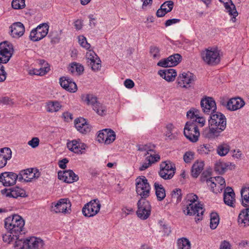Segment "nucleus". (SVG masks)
Masks as SVG:
<instances>
[{
  "instance_id": "nucleus-1",
  "label": "nucleus",
  "mask_w": 249,
  "mask_h": 249,
  "mask_svg": "<svg viewBox=\"0 0 249 249\" xmlns=\"http://www.w3.org/2000/svg\"><path fill=\"white\" fill-rule=\"evenodd\" d=\"M209 128H206L203 131L204 137L214 139L218 136L226 127L227 122L225 116L220 112H216L210 115Z\"/></svg>"
},
{
  "instance_id": "nucleus-2",
  "label": "nucleus",
  "mask_w": 249,
  "mask_h": 249,
  "mask_svg": "<svg viewBox=\"0 0 249 249\" xmlns=\"http://www.w3.org/2000/svg\"><path fill=\"white\" fill-rule=\"evenodd\" d=\"M25 222L24 219L19 215L14 214L10 216L4 220L5 228L8 231H11V233L16 237L19 236L20 234L24 233V226Z\"/></svg>"
},
{
  "instance_id": "nucleus-3",
  "label": "nucleus",
  "mask_w": 249,
  "mask_h": 249,
  "mask_svg": "<svg viewBox=\"0 0 249 249\" xmlns=\"http://www.w3.org/2000/svg\"><path fill=\"white\" fill-rule=\"evenodd\" d=\"M13 49L12 45L7 41L0 43V82L5 80L7 73L2 63H7L12 55Z\"/></svg>"
},
{
  "instance_id": "nucleus-4",
  "label": "nucleus",
  "mask_w": 249,
  "mask_h": 249,
  "mask_svg": "<svg viewBox=\"0 0 249 249\" xmlns=\"http://www.w3.org/2000/svg\"><path fill=\"white\" fill-rule=\"evenodd\" d=\"M198 197L193 193L188 194V201L191 202L188 206V214L196 215L195 219L196 222L201 220L204 212V209L200 203L193 204L197 201Z\"/></svg>"
},
{
  "instance_id": "nucleus-5",
  "label": "nucleus",
  "mask_w": 249,
  "mask_h": 249,
  "mask_svg": "<svg viewBox=\"0 0 249 249\" xmlns=\"http://www.w3.org/2000/svg\"><path fill=\"white\" fill-rule=\"evenodd\" d=\"M220 52L217 48L209 47L201 53L202 60L209 66L217 65L221 60Z\"/></svg>"
},
{
  "instance_id": "nucleus-6",
  "label": "nucleus",
  "mask_w": 249,
  "mask_h": 249,
  "mask_svg": "<svg viewBox=\"0 0 249 249\" xmlns=\"http://www.w3.org/2000/svg\"><path fill=\"white\" fill-rule=\"evenodd\" d=\"M151 187L147 179L144 176L136 179V191L141 199H146L149 196Z\"/></svg>"
},
{
  "instance_id": "nucleus-7",
  "label": "nucleus",
  "mask_w": 249,
  "mask_h": 249,
  "mask_svg": "<svg viewBox=\"0 0 249 249\" xmlns=\"http://www.w3.org/2000/svg\"><path fill=\"white\" fill-rule=\"evenodd\" d=\"M101 207V203L98 199L91 200L84 206L82 213L86 217H93L99 213Z\"/></svg>"
},
{
  "instance_id": "nucleus-8",
  "label": "nucleus",
  "mask_w": 249,
  "mask_h": 249,
  "mask_svg": "<svg viewBox=\"0 0 249 249\" xmlns=\"http://www.w3.org/2000/svg\"><path fill=\"white\" fill-rule=\"evenodd\" d=\"M137 214L142 220L147 219L151 214V206L146 199H140L137 202Z\"/></svg>"
},
{
  "instance_id": "nucleus-9",
  "label": "nucleus",
  "mask_w": 249,
  "mask_h": 249,
  "mask_svg": "<svg viewBox=\"0 0 249 249\" xmlns=\"http://www.w3.org/2000/svg\"><path fill=\"white\" fill-rule=\"evenodd\" d=\"M49 26L47 23L39 24L33 29L30 34V39L34 41H38L45 37L48 33Z\"/></svg>"
},
{
  "instance_id": "nucleus-10",
  "label": "nucleus",
  "mask_w": 249,
  "mask_h": 249,
  "mask_svg": "<svg viewBox=\"0 0 249 249\" xmlns=\"http://www.w3.org/2000/svg\"><path fill=\"white\" fill-rule=\"evenodd\" d=\"M159 172L160 176L164 179H169L174 176L176 171L175 164L169 160L162 162L160 165Z\"/></svg>"
},
{
  "instance_id": "nucleus-11",
  "label": "nucleus",
  "mask_w": 249,
  "mask_h": 249,
  "mask_svg": "<svg viewBox=\"0 0 249 249\" xmlns=\"http://www.w3.org/2000/svg\"><path fill=\"white\" fill-rule=\"evenodd\" d=\"M71 203L68 198L60 199L57 202L52 203L51 211L55 213H67L71 210Z\"/></svg>"
},
{
  "instance_id": "nucleus-12",
  "label": "nucleus",
  "mask_w": 249,
  "mask_h": 249,
  "mask_svg": "<svg viewBox=\"0 0 249 249\" xmlns=\"http://www.w3.org/2000/svg\"><path fill=\"white\" fill-rule=\"evenodd\" d=\"M200 106L206 114H212L216 110V103L212 97H205L201 100Z\"/></svg>"
},
{
  "instance_id": "nucleus-13",
  "label": "nucleus",
  "mask_w": 249,
  "mask_h": 249,
  "mask_svg": "<svg viewBox=\"0 0 249 249\" xmlns=\"http://www.w3.org/2000/svg\"><path fill=\"white\" fill-rule=\"evenodd\" d=\"M116 138L115 132L110 129H104L99 132L97 141L99 142H104L105 144H110L113 142Z\"/></svg>"
},
{
  "instance_id": "nucleus-14",
  "label": "nucleus",
  "mask_w": 249,
  "mask_h": 249,
  "mask_svg": "<svg viewBox=\"0 0 249 249\" xmlns=\"http://www.w3.org/2000/svg\"><path fill=\"white\" fill-rule=\"evenodd\" d=\"M40 176L38 170L36 168L27 169L19 174V180H24L25 182H30L33 179H37Z\"/></svg>"
},
{
  "instance_id": "nucleus-15",
  "label": "nucleus",
  "mask_w": 249,
  "mask_h": 249,
  "mask_svg": "<svg viewBox=\"0 0 249 249\" xmlns=\"http://www.w3.org/2000/svg\"><path fill=\"white\" fill-rule=\"evenodd\" d=\"M181 56L178 53L170 55L167 58L160 60L157 65L164 68L172 67L177 66L181 60Z\"/></svg>"
},
{
  "instance_id": "nucleus-16",
  "label": "nucleus",
  "mask_w": 249,
  "mask_h": 249,
  "mask_svg": "<svg viewBox=\"0 0 249 249\" xmlns=\"http://www.w3.org/2000/svg\"><path fill=\"white\" fill-rule=\"evenodd\" d=\"M19 179V175L13 172H3L0 174V182L4 186H10L16 184L17 180Z\"/></svg>"
},
{
  "instance_id": "nucleus-17",
  "label": "nucleus",
  "mask_w": 249,
  "mask_h": 249,
  "mask_svg": "<svg viewBox=\"0 0 249 249\" xmlns=\"http://www.w3.org/2000/svg\"><path fill=\"white\" fill-rule=\"evenodd\" d=\"M58 178L65 182L71 183L78 180V176L75 174L72 170L59 171L58 172Z\"/></svg>"
},
{
  "instance_id": "nucleus-18",
  "label": "nucleus",
  "mask_w": 249,
  "mask_h": 249,
  "mask_svg": "<svg viewBox=\"0 0 249 249\" xmlns=\"http://www.w3.org/2000/svg\"><path fill=\"white\" fill-rule=\"evenodd\" d=\"M24 32V26L20 22H15L9 27V34L13 38H18Z\"/></svg>"
},
{
  "instance_id": "nucleus-19",
  "label": "nucleus",
  "mask_w": 249,
  "mask_h": 249,
  "mask_svg": "<svg viewBox=\"0 0 249 249\" xmlns=\"http://www.w3.org/2000/svg\"><path fill=\"white\" fill-rule=\"evenodd\" d=\"M1 193L7 197L17 198L19 196L24 197L25 191L18 187H15L9 189H4L1 190Z\"/></svg>"
},
{
  "instance_id": "nucleus-20",
  "label": "nucleus",
  "mask_w": 249,
  "mask_h": 249,
  "mask_svg": "<svg viewBox=\"0 0 249 249\" xmlns=\"http://www.w3.org/2000/svg\"><path fill=\"white\" fill-rule=\"evenodd\" d=\"M200 132L198 126L196 124H189L188 121V140L192 142H196L198 141Z\"/></svg>"
},
{
  "instance_id": "nucleus-21",
  "label": "nucleus",
  "mask_w": 249,
  "mask_h": 249,
  "mask_svg": "<svg viewBox=\"0 0 249 249\" xmlns=\"http://www.w3.org/2000/svg\"><path fill=\"white\" fill-rule=\"evenodd\" d=\"M221 2L223 3L226 12L231 17V20L233 22L236 21V17L238 15L235 5L231 0H219Z\"/></svg>"
},
{
  "instance_id": "nucleus-22",
  "label": "nucleus",
  "mask_w": 249,
  "mask_h": 249,
  "mask_svg": "<svg viewBox=\"0 0 249 249\" xmlns=\"http://www.w3.org/2000/svg\"><path fill=\"white\" fill-rule=\"evenodd\" d=\"M61 86L70 92H75L77 90V85L75 82L68 77H62L59 79Z\"/></svg>"
},
{
  "instance_id": "nucleus-23",
  "label": "nucleus",
  "mask_w": 249,
  "mask_h": 249,
  "mask_svg": "<svg viewBox=\"0 0 249 249\" xmlns=\"http://www.w3.org/2000/svg\"><path fill=\"white\" fill-rule=\"evenodd\" d=\"M223 199L224 203L231 207L235 206V195L233 190L230 187L226 188L223 195Z\"/></svg>"
},
{
  "instance_id": "nucleus-24",
  "label": "nucleus",
  "mask_w": 249,
  "mask_h": 249,
  "mask_svg": "<svg viewBox=\"0 0 249 249\" xmlns=\"http://www.w3.org/2000/svg\"><path fill=\"white\" fill-rule=\"evenodd\" d=\"M245 104V102L242 99L238 97L229 100L226 104V107L229 110L234 111L242 108Z\"/></svg>"
},
{
  "instance_id": "nucleus-25",
  "label": "nucleus",
  "mask_w": 249,
  "mask_h": 249,
  "mask_svg": "<svg viewBox=\"0 0 249 249\" xmlns=\"http://www.w3.org/2000/svg\"><path fill=\"white\" fill-rule=\"evenodd\" d=\"M26 249H38L41 248L44 243L42 240L35 237H31L26 239Z\"/></svg>"
},
{
  "instance_id": "nucleus-26",
  "label": "nucleus",
  "mask_w": 249,
  "mask_h": 249,
  "mask_svg": "<svg viewBox=\"0 0 249 249\" xmlns=\"http://www.w3.org/2000/svg\"><path fill=\"white\" fill-rule=\"evenodd\" d=\"M174 6V2L172 0H168L164 2L160 6L156 13V15L158 17H163L167 13L171 12Z\"/></svg>"
},
{
  "instance_id": "nucleus-27",
  "label": "nucleus",
  "mask_w": 249,
  "mask_h": 249,
  "mask_svg": "<svg viewBox=\"0 0 249 249\" xmlns=\"http://www.w3.org/2000/svg\"><path fill=\"white\" fill-rule=\"evenodd\" d=\"M12 157V151L9 148L5 147L0 149V168L4 167L7 160Z\"/></svg>"
},
{
  "instance_id": "nucleus-28",
  "label": "nucleus",
  "mask_w": 249,
  "mask_h": 249,
  "mask_svg": "<svg viewBox=\"0 0 249 249\" xmlns=\"http://www.w3.org/2000/svg\"><path fill=\"white\" fill-rule=\"evenodd\" d=\"M158 74L167 82H172L174 81L177 75L175 70L173 69L160 70L158 71Z\"/></svg>"
},
{
  "instance_id": "nucleus-29",
  "label": "nucleus",
  "mask_w": 249,
  "mask_h": 249,
  "mask_svg": "<svg viewBox=\"0 0 249 249\" xmlns=\"http://www.w3.org/2000/svg\"><path fill=\"white\" fill-rule=\"evenodd\" d=\"M87 63H93L94 59L96 58L95 62L97 63L93 68V71H99L101 67V61L98 56L92 51L89 50L86 53Z\"/></svg>"
},
{
  "instance_id": "nucleus-30",
  "label": "nucleus",
  "mask_w": 249,
  "mask_h": 249,
  "mask_svg": "<svg viewBox=\"0 0 249 249\" xmlns=\"http://www.w3.org/2000/svg\"><path fill=\"white\" fill-rule=\"evenodd\" d=\"M238 222L240 226L246 227L249 225V205L239 213Z\"/></svg>"
},
{
  "instance_id": "nucleus-31",
  "label": "nucleus",
  "mask_w": 249,
  "mask_h": 249,
  "mask_svg": "<svg viewBox=\"0 0 249 249\" xmlns=\"http://www.w3.org/2000/svg\"><path fill=\"white\" fill-rule=\"evenodd\" d=\"M155 194L158 201L163 200L166 196L165 190L161 184L156 182L154 184Z\"/></svg>"
},
{
  "instance_id": "nucleus-32",
  "label": "nucleus",
  "mask_w": 249,
  "mask_h": 249,
  "mask_svg": "<svg viewBox=\"0 0 249 249\" xmlns=\"http://www.w3.org/2000/svg\"><path fill=\"white\" fill-rule=\"evenodd\" d=\"M62 106L57 101H49L46 103V110L50 113L58 112L61 108Z\"/></svg>"
},
{
  "instance_id": "nucleus-33",
  "label": "nucleus",
  "mask_w": 249,
  "mask_h": 249,
  "mask_svg": "<svg viewBox=\"0 0 249 249\" xmlns=\"http://www.w3.org/2000/svg\"><path fill=\"white\" fill-rule=\"evenodd\" d=\"M196 76L192 73H189L188 72V93H190L193 90H194L195 93L196 92Z\"/></svg>"
},
{
  "instance_id": "nucleus-34",
  "label": "nucleus",
  "mask_w": 249,
  "mask_h": 249,
  "mask_svg": "<svg viewBox=\"0 0 249 249\" xmlns=\"http://www.w3.org/2000/svg\"><path fill=\"white\" fill-rule=\"evenodd\" d=\"M204 163L202 161H197L193 165L191 175L194 178H197L204 168Z\"/></svg>"
},
{
  "instance_id": "nucleus-35",
  "label": "nucleus",
  "mask_w": 249,
  "mask_h": 249,
  "mask_svg": "<svg viewBox=\"0 0 249 249\" xmlns=\"http://www.w3.org/2000/svg\"><path fill=\"white\" fill-rule=\"evenodd\" d=\"M38 64L41 66L39 70L34 72L36 75H43L50 70V67L48 63L43 59L38 60Z\"/></svg>"
},
{
  "instance_id": "nucleus-36",
  "label": "nucleus",
  "mask_w": 249,
  "mask_h": 249,
  "mask_svg": "<svg viewBox=\"0 0 249 249\" xmlns=\"http://www.w3.org/2000/svg\"><path fill=\"white\" fill-rule=\"evenodd\" d=\"M200 111L196 108L191 107L188 111V121L189 124H193L194 123L196 118L200 115Z\"/></svg>"
},
{
  "instance_id": "nucleus-37",
  "label": "nucleus",
  "mask_w": 249,
  "mask_h": 249,
  "mask_svg": "<svg viewBox=\"0 0 249 249\" xmlns=\"http://www.w3.org/2000/svg\"><path fill=\"white\" fill-rule=\"evenodd\" d=\"M176 83L178 88L186 89L187 88V73L183 72L179 74L177 78Z\"/></svg>"
},
{
  "instance_id": "nucleus-38",
  "label": "nucleus",
  "mask_w": 249,
  "mask_h": 249,
  "mask_svg": "<svg viewBox=\"0 0 249 249\" xmlns=\"http://www.w3.org/2000/svg\"><path fill=\"white\" fill-rule=\"evenodd\" d=\"M84 67L80 64L73 62L71 64L69 71L72 73H76L77 75L81 74L84 71Z\"/></svg>"
},
{
  "instance_id": "nucleus-39",
  "label": "nucleus",
  "mask_w": 249,
  "mask_h": 249,
  "mask_svg": "<svg viewBox=\"0 0 249 249\" xmlns=\"http://www.w3.org/2000/svg\"><path fill=\"white\" fill-rule=\"evenodd\" d=\"M242 204L244 206L249 205V187H243L241 190Z\"/></svg>"
},
{
  "instance_id": "nucleus-40",
  "label": "nucleus",
  "mask_w": 249,
  "mask_h": 249,
  "mask_svg": "<svg viewBox=\"0 0 249 249\" xmlns=\"http://www.w3.org/2000/svg\"><path fill=\"white\" fill-rule=\"evenodd\" d=\"M206 182L208 186L210 188L211 190L214 193L217 194L222 192L220 188H216L217 183L214 181L213 178H210L206 179Z\"/></svg>"
},
{
  "instance_id": "nucleus-41",
  "label": "nucleus",
  "mask_w": 249,
  "mask_h": 249,
  "mask_svg": "<svg viewBox=\"0 0 249 249\" xmlns=\"http://www.w3.org/2000/svg\"><path fill=\"white\" fill-rule=\"evenodd\" d=\"M229 165L225 162L218 161L215 164V171L219 174H223L227 170Z\"/></svg>"
},
{
  "instance_id": "nucleus-42",
  "label": "nucleus",
  "mask_w": 249,
  "mask_h": 249,
  "mask_svg": "<svg viewBox=\"0 0 249 249\" xmlns=\"http://www.w3.org/2000/svg\"><path fill=\"white\" fill-rule=\"evenodd\" d=\"M219 223V215L215 212H212L210 214V228L213 230L216 229Z\"/></svg>"
},
{
  "instance_id": "nucleus-43",
  "label": "nucleus",
  "mask_w": 249,
  "mask_h": 249,
  "mask_svg": "<svg viewBox=\"0 0 249 249\" xmlns=\"http://www.w3.org/2000/svg\"><path fill=\"white\" fill-rule=\"evenodd\" d=\"M230 150V146L226 143H222L219 145L217 148V153L221 156L226 155Z\"/></svg>"
},
{
  "instance_id": "nucleus-44",
  "label": "nucleus",
  "mask_w": 249,
  "mask_h": 249,
  "mask_svg": "<svg viewBox=\"0 0 249 249\" xmlns=\"http://www.w3.org/2000/svg\"><path fill=\"white\" fill-rule=\"evenodd\" d=\"M172 198L176 199L177 203L181 202L182 200V191L179 188H176L174 189L171 193Z\"/></svg>"
},
{
  "instance_id": "nucleus-45",
  "label": "nucleus",
  "mask_w": 249,
  "mask_h": 249,
  "mask_svg": "<svg viewBox=\"0 0 249 249\" xmlns=\"http://www.w3.org/2000/svg\"><path fill=\"white\" fill-rule=\"evenodd\" d=\"M85 101H86L88 105H90L92 106V108L94 105H97L99 102L97 101L96 97L92 94H87L86 96Z\"/></svg>"
},
{
  "instance_id": "nucleus-46",
  "label": "nucleus",
  "mask_w": 249,
  "mask_h": 249,
  "mask_svg": "<svg viewBox=\"0 0 249 249\" xmlns=\"http://www.w3.org/2000/svg\"><path fill=\"white\" fill-rule=\"evenodd\" d=\"M93 109L99 115H104L106 112V107L100 102L93 107Z\"/></svg>"
},
{
  "instance_id": "nucleus-47",
  "label": "nucleus",
  "mask_w": 249,
  "mask_h": 249,
  "mask_svg": "<svg viewBox=\"0 0 249 249\" xmlns=\"http://www.w3.org/2000/svg\"><path fill=\"white\" fill-rule=\"evenodd\" d=\"M12 7L15 9H20L25 6V0H13Z\"/></svg>"
},
{
  "instance_id": "nucleus-48",
  "label": "nucleus",
  "mask_w": 249,
  "mask_h": 249,
  "mask_svg": "<svg viewBox=\"0 0 249 249\" xmlns=\"http://www.w3.org/2000/svg\"><path fill=\"white\" fill-rule=\"evenodd\" d=\"M15 239L16 241H15V247L17 248V249H26L25 246L26 245V239H19V236L18 237H16Z\"/></svg>"
},
{
  "instance_id": "nucleus-49",
  "label": "nucleus",
  "mask_w": 249,
  "mask_h": 249,
  "mask_svg": "<svg viewBox=\"0 0 249 249\" xmlns=\"http://www.w3.org/2000/svg\"><path fill=\"white\" fill-rule=\"evenodd\" d=\"M76 147L72 152L77 154H83L84 153V150L87 148V145L80 140Z\"/></svg>"
},
{
  "instance_id": "nucleus-50",
  "label": "nucleus",
  "mask_w": 249,
  "mask_h": 249,
  "mask_svg": "<svg viewBox=\"0 0 249 249\" xmlns=\"http://www.w3.org/2000/svg\"><path fill=\"white\" fill-rule=\"evenodd\" d=\"M74 124L76 128L79 131L81 129V126L84 125V124H87V122L85 119L80 118L75 120Z\"/></svg>"
},
{
  "instance_id": "nucleus-51",
  "label": "nucleus",
  "mask_w": 249,
  "mask_h": 249,
  "mask_svg": "<svg viewBox=\"0 0 249 249\" xmlns=\"http://www.w3.org/2000/svg\"><path fill=\"white\" fill-rule=\"evenodd\" d=\"M213 178L214 179V181L218 184V187L220 188L221 190H223L226 186L225 179L223 177L220 176H217Z\"/></svg>"
},
{
  "instance_id": "nucleus-52",
  "label": "nucleus",
  "mask_w": 249,
  "mask_h": 249,
  "mask_svg": "<svg viewBox=\"0 0 249 249\" xmlns=\"http://www.w3.org/2000/svg\"><path fill=\"white\" fill-rule=\"evenodd\" d=\"M78 42L82 47L86 49H89L90 47V44L87 42L86 38L83 36H78Z\"/></svg>"
},
{
  "instance_id": "nucleus-53",
  "label": "nucleus",
  "mask_w": 249,
  "mask_h": 249,
  "mask_svg": "<svg viewBox=\"0 0 249 249\" xmlns=\"http://www.w3.org/2000/svg\"><path fill=\"white\" fill-rule=\"evenodd\" d=\"M160 159V156L158 155L152 154L149 153L147 155L146 157V160L147 161L149 162L151 164L156 161H158Z\"/></svg>"
},
{
  "instance_id": "nucleus-54",
  "label": "nucleus",
  "mask_w": 249,
  "mask_h": 249,
  "mask_svg": "<svg viewBox=\"0 0 249 249\" xmlns=\"http://www.w3.org/2000/svg\"><path fill=\"white\" fill-rule=\"evenodd\" d=\"M173 127V125L171 124H168L166 126V128L167 130L165 133V136L169 140L174 139L176 137V136L172 133Z\"/></svg>"
},
{
  "instance_id": "nucleus-55",
  "label": "nucleus",
  "mask_w": 249,
  "mask_h": 249,
  "mask_svg": "<svg viewBox=\"0 0 249 249\" xmlns=\"http://www.w3.org/2000/svg\"><path fill=\"white\" fill-rule=\"evenodd\" d=\"M2 238L4 242L9 244L15 240L16 237L15 236H13V233H11V231H8L7 233L3 235Z\"/></svg>"
},
{
  "instance_id": "nucleus-56",
  "label": "nucleus",
  "mask_w": 249,
  "mask_h": 249,
  "mask_svg": "<svg viewBox=\"0 0 249 249\" xmlns=\"http://www.w3.org/2000/svg\"><path fill=\"white\" fill-rule=\"evenodd\" d=\"M150 53L154 59L159 58L160 57V50L159 48L157 47H151Z\"/></svg>"
},
{
  "instance_id": "nucleus-57",
  "label": "nucleus",
  "mask_w": 249,
  "mask_h": 249,
  "mask_svg": "<svg viewBox=\"0 0 249 249\" xmlns=\"http://www.w3.org/2000/svg\"><path fill=\"white\" fill-rule=\"evenodd\" d=\"M178 249H187V238L182 237L177 240Z\"/></svg>"
},
{
  "instance_id": "nucleus-58",
  "label": "nucleus",
  "mask_w": 249,
  "mask_h": 249,
  "mask_svg": "<svg viewBox=\"0 0 249 249\" xmlns=\"http://www.w3.org/2000/svg\"><path fill=\"white\" fill-rule=\"evenodd\" d=\"M80 140H73L71 141H69L67 142V145L68 148L71 151H73L74 150L75 147H77V144H78V142H80Z\"/></svg>"
},
{
  "instance_id": "nucleus-59",
  "label": "nucleus",
  "mask_w": 249,
  "mask_h": 249,
  "mask_svg": "<svg viewBox=\"0 0 249 249\" xmlns=\"http://www.w3.org/2000/svg\"><path fill=\"white\" fill-rule=\"evenodd\" d=\"M39 142L38 138L34 137L28 142V144L33 148H35L39 145Z\"/></svg>"
},
{
  "instance_id": "nucleus-60",
  "label": "nucleus",
  "mask_w": 249,
  "mask_h": 249,
  "mask_svg": "<svg viewBox=\"0 0 249 249\" xmlns=\"http://www.w3.org/2000/svg\"><path fill=\"white\" fill-rule=\"evenodd\" d=\"M194 123L197 124L200 127H203L205 125L206 120L204 117L200 116V114L196 118V120L194 121Z\"/></svg>"
},
{
  "instance_id": "nucleus-61",
  "label": "nucleus",
  "mask_w": 249,
  "mask_h": 249,
  "mask_svg": "<svg viewBox=\"0 0 249 249\" xmlns=\"http://www.w3.org/2000/svg\"><path fill=\"white\" fill-rule=\"evenodd\" d=\"M0 103L6 105H13L14 102L9 97L5 96L0 97Z\"/></svg>"
},
{
  "instance_id": "nucleus-62",
  "label": "nucleus",
  "mask_w": 249,
  "mask_h": 249,
  "mask_svg": "<svg viewBox=\"0 0 249 249\" xmlns=\"http://www.w3.org/2000/svg\"><path fill=\"white\" fill-rule=\"evenodd\" d=\"M138 150L141 151H146L147 153L144 154L145 156H147L149 154V152H153V151L152 149L149 148V147L146 145H141L139 146Z\"/></svg>"
},
{
  "instance_id": "nucleus-63",
  "label": "nucleus",
  "mask_w": 249,
  "mask_h": 249,
  "mask_svg": "<svg viewBox=\"0 0 249 249\" xmlns=\"http://www.w3.org/2000/svg\"><path fill=\"white\" fill-rule=\"evenodd\" d=\"M50 36L51 37L52 42H54L56 43L59 42L60 37L59 36L57 32H56L55 33H51Z\"/></svg>"
},
{
  "instance_id": "nucleus-64",
  "label": "nucleus",
  "mask_w": 249,
  "mask_h": 249,
  "mask_svg": "<svg viewBox=\"0 0 249 249\" xmlns=\"http://www.w3.org/2000/svg\"><path fill=\"white\" fill-rule=\"evenodd\" d=\"M90 130L91 127L89 124L87 123L81 126V129L80 130L79 132L82 134H86L90 132Z\"/></svg>"
}]
</instances>
